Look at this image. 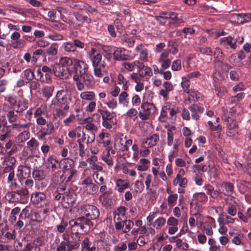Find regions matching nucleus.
Listing matches in <instances>:
<instances>
[{
	"label": "nucleus",
	"instance_id": "nucleus-1",
	"mask_svg": "<svg viewBox=\"0 0 251 251\" xmlns=\"http://www.w3.org/2000/svg\"><path fill=\"white\" fill-rule=\"evenodd\" d=\"M73 68L71 70V75L76 82L77 89L81 91L84 89V84L90 86L93 82V76L87 73L88 65L83 61L75 59Z\"/></svg>",
	"mask_w": 251,
	"mask_h": 251
},
{
	"label": "nucleus",
	"instance_id": "nucleus-2",
	"mask_svg": "<svg viewBox=\"0 0 251 251\" xmlns=\"http://www.w3.org/2000/svg\"><path fill=\"white\" fill-rule=\"evenodd\" d=\"M75 241H71L63 235L64 240L61 241L56 249V251H72L80 246L79 236L78 233H75Z\"/></svg>",
	"mask_w": 251,
	"mask_h": 251
},
{
	"label": "nucleus",
	"instance_id": "nucleus-3",
	"mask_svg": "<svg viewBox=\"0 0 251 251\" xmlns=\"http://www.w3.org/2000/svg\"><path fill=\"white\" fill-rule=\"evenodd\" d=\"M81 211L83 215L92 220H97L100 216L99 209L93 205H83L81 207Z\"/></svg>",
	"mask_w": 251,
	"mask_h": 251
},
{
	"label": "nucleus",
	"instance_id": "nucleus-4",
	"mask_svg": "<svg viewBox=\"0 0 251 251\" xmlns=\"http://www.w3.org/2000/svg\"><path fill=\"white\" fill-rule=\"evenodd\" d=\"M141 107L143 109V112L140 111L138 115L142 120L148 119L150 115H153L156 112V108L152 103L143 102L141 104Z\"/></svg>",
	"mask_w": 251,
	"mask_h": 251
},
{
	"label": "nucleus",
	"instance_id": "nucleus-5",
	"mask_svg": "<svg viewBox=\"0 0 251 251\" xmlns=\"http://www.w3.org/2000/svg\"><path fill=\"white\" fill-rule=\"evenodd\" d=\"M76 200V195L73 190H68L62 197V204L66 207H72Z\"/></svg>",
	"mask_w": 251,
	"mask_h": 251
},
{
	"label": "nucleus",
	"instance_id": "nucleus-6",
	"mask_svg": "<svg viewBox=\"0 0 251 251\" xmlns=\"http://www.w3.org/2000/svg\"><path fill=\"white\" fill-rule=\"evenodd\" d=\"M54 75L61 79H67L71 75V70L63 68L58 63L55 64L53 68Z\"/></svg>",
	"mask_w": 251,
	"mask_h": 251
},
{
	"label": "nucleus",
	"instance_id": "nucleus-7",
	"mask_svg": "<svg viewBox=\"0 0 251 251\" xmlns=\"http://www.w3.org/2000/svg\"><path fill=\"white\" fill-rule=\"evenodd\" d=\"M62 172L64 176H67V173L75 170L74 168L75 163L72 159L65 158L62 160Z\"/></svg>",
	"mask_w": 251,
	"mask_h": 251
},
{
	"label": "nucleus",
	"instance_id": "nucleus-8",
	"mask_svg": "<svg viewBox=\"0 0 251 251\" xmlns=\"http://www.w3.org/2000/svg\"><path fill=\"white\" fill-rule=\"evenodd\" d=\"M5 100L9 102V103L12 106H17V109L16 110V112L20 113L22 112L25 109L27 108V106H24L21 107L20 101L18 102L17 98L16 96H7Z\"/></svg>",
	"mask_w": 251,
	"mask_h": 251
},
{
	"label": "nucleus",
	"instance_id": "nucleus-9",
	"mask_svg": "<svg viewBox=\"0 0 251 251\" xmlns=\"http://www.w3.org/2000/svg\"><path fill=\"white\" fill-rule=\"evenodd\" d=\"M159 139L158 135L154 134L147 138L146 140L143 142L142 147L145 148L153 147L156 145Z\"/></svg>",
	"mask_w": 251,
	"mask_h": 251
},
{
	"label": "nucleus",
	"instance_id": "nucleus-10",
	"mask_svg": "<svg viewBox=\"0 0 251 251\" xmlns=\"http://www.w3.org/2000/svg\"><path fill=\"white\" fill-rule=\"evenodd\" d=\"M176 109L172 108L170 105H167L163 107L161 116L162 117H168L169 118H171L176 115Z\"/></svg>",
	"mask_w": 251,
	"mask_h": 251
},
{
	"label": "nucleus",
	"instance_id": "nucleus-11",
	"mask_svg": "<svg viewBox=\"0 0 251 251\" xmlns=\"http://www.w3.org/2000/svg\"><path fill=\"white\" fill-rule=\"evenodd\" d=\"M114 59L117 61H124L128 59L129 56L124 53L121 48H117L113 53Z\"/></svg>",
	"mask_w": 251,
	"mask_h": 251
},
{
	"label": "nucleus",
	"instance_id": "nucleus-12",
	"mask_svg": "<svg viewBox=\"0 0 251 251\" xmlns=\"http://www.w3.org/2000/svg\"><path fill=\"white\" fill-rule=\"evenodd\" d=\"M98 111L101 116L102 122L114 120L116 115L115 112H111L107 110L98 109Z\"/></svg>",
	"mask_w": 251,
	"mask_h": 251
},
{
	"label": "nucleus",
	"instance_id": "nucleus-13",
	"mask_svg": "<svg viewBox=\"0 0 251 251\" xmlns=\"http://www.w3.org/2000/svg\"><path fill=\"white\" fill-rule=\"evenodd\" d=\"M223 189L222 193L225 196H229L232 194L233 191V185L230 182H225L222 185Z\"/></svg>",
	"mask_w": 251,
	"mask_h": 251
},
{
	"label": "nucleus",
	"instance_id": "nucleus-14",
	"mask_svg": "<svg viewBox=\"0 0 251 251\" xmlns=\"http://www.w3.org/2000/svg\"><path fill=\"white\" fill-rule=\"evenodd\" d=\"M70 225L72 226V230L76 231L75 233L76 232L78 233V231L79 229L82 230L84 231H87L84 227L85 226L82 225L81 223L77 221V219L75 220H72L70 222Z\"/></svg>",
	"mask_w": 251,
	"mask_h": 251
},
{
	"label": "nucleus",
	"instance_id": "nucleus-15",
	"mask_svg": "<svg viewBox=\"0 0 251 251\" xmlns=\"http://www.w3.org/2000/svg\"><path fill=\"white\" fill-rule=\"evenodd\" d=\"M189 109L192 112V117L195 120H197L199 118V116L198 115V113H201L203 111L202 108L197 104H193Z\"/></svg>",
	"mask_w": 251,
	"mask_h": 251
},
{
	"label": "nucleus",
	"instance_id": "nucleus-16",
	"mask_svg": "<svg viewBox=\"0 0 251 251\" xmlns=\"http://www.w3.org/2000/svg\"><path fill=\"white\" fill-rule=\"evenodd\" d=\"M18 171L24 178H27L30 175V168L27 165H21L19 166Z\"/></svg>",
	"mask_w": 251,
	"mask_h": 251
},
{
	"label": "nucleus",
	"instance_id": "nucleus-17",
	"mask_svg": "<svg viewBox=\"0 0 251 251\" xmlns=\"http://www.w3.org/2000/svg\"><path fill=\"white\" fill-rule=\"evenodd\" d=\"M77 219V221L80 222L82 223V225L85 226L84 227L87 231H89L91 228V226H93V223L91 222L92 220H90V219L85 217L84 215Z\"/></svg>",
	"mask_w": 251,
	"mask_h": 251
},
{
	"label": "nucleus",
	"instance_id": "nucleus-18",
	"mask_svg": "<svg viewBox=\"0 0 251 251\" xmlns=\"http://www.w3.org/2000/svg\"><path fill=\"white\" fill-rule=\"evenodd\" d=\"M214 63H222L224 60V56L222 50L219 48H216L214 53Z\"/></svg>",
	"mask_w": 251,
	"mask_h": 251
},
{
	"label": "nucleus",
	"instance_id": "nucleus-19",
	"mask_svg": "<svg viewBox=\"0 0 251 251\" xmlns=\"http://www.w3.org/2000/svg\"><path fill=\"white\" fill-rule=\"evenodd\" d=\"M58 52V45L56 43H53L47 49L46 51L44 53L45 56L47 55L53 56L57 54Z\"/></svg>",
	"mask_w": 251,
	"mask_h": 251
},
{
	"label": "nucleus",
	"instance_id": "nucleus-20",
	"mask_svg": "<svg viewBox=\"0 0 251 251\" xmlns=\"http://www.w3.org/2000/svg\"><path fill=\"white\" fill-rule=\"evenodd\" d=\"M58 64L61 66L63 68L69 69V66L72 65H73L74 61H73L72 59L70 57H63L60 59L59 62Z\"/></svg>",
	"mask_w": 251,
	"mask_h": 251
},
{
	"label": "nucleus",
	"instance_id": "nucleus-21",
	"mask_svg": "<svg viewBox=\"0 0 251 251\" xmlns=\"http://www.w3.org/2000/svg\"><path fill=\"white\" fill-rule=\"evenodd\" d=\"M173 184L175 186L178 185L181 187H185L187 184V179L185 177L176 176L173 180Z\"/></svg>",
	"mask_w": 251,
	"mask_h": 251
},
{
	"label": "nucleus",
	"instance_id": "nucleus-22",
	"mask_svg": "<svg viewBox=\"0 0 251 251\" xmlns=\"http://www.w3.org/2000/svg\"><path fill=\"white\" fill-rule=\"evenodd\" d=\"M18 201H21L28 195V191L27 188H22L20 190L15 191Z\"/></svg>",
	"mask_w": 251,
	"mask_h": 251
},
{
	"label": "nucleus",
	"instance_id": "nucleus-23",
	"mask_svg": "<svg viewBox=\"0 0 251 251\" xmlns=\"http://www.w3.org/2000/svg\"><path fill=\"white\" fill-rule=\"evenodd\" d=\"M56 98L60 104H66L68 102V97L63 91H58L57 93Z\"/></svg>",
	"mask_w": 251,
	"mask_h": 251
},
{
	"label": "nucleus",
	"instance_id": "nucleus-24",
	"mask_svg": "<svg viewBox=\"0 0 251 251\" xmlns=\"http://www.w3.org/2000/svg\"><path fill=\"white\" fill-rule=\"evenodd\" d=\"M90 59L92 62L94 67L99 66L102 59L101 54L100 53H97L95 55H90Z\"/></svg>",
	"mask_w": 251,
	"mask_h": 251
},
{
	"label": "nucleus",
	"instance_id": "nucleus-25",
	"mask_svg": "<svg viewBox=\"0 0 251 251\" xmlns=\"http://www.w3.org/2000/svg\"><path fill=\"white\" fill-rule=\"evenodd\" d=\"M116 186L118 187L117 190L119 192H122L126 188L129 187L128 182H125L121 179H118L116 182Z\"/></svg>",
	"mask_w": 251,
	"mask_h": 251
},
{
	"label": "nucleus",
	"instance_id": "nucleus-26",
	"mask_svg": "<svg viewBox=\"0 0 251 251\" xmlns=\"http://www.w3.org/2000/svg\"><path fill=\"white\" fill-rule=\"evenodd\" d=\"M61 173H53L52 180L54 183H60L63 182L65 179L64 175H60Z\"/></svg>",
	"mask_w": 251,
	"mask_h": 251
},
{
	"label": "nucleus",
	"instance_id": "nucleus-27",
	"mask_svg": "<svg viewBox=\"0 0 251 251\" xmlns=\"http://www.w3.org/2000/svg\"><path fill=\"white\" fill-rule=\"evenodd\" d=\"M33 73L30 69L25 70L22 74V77L25 78L26 83H28L33 78Z\"/></svg>",
	"mask_w": 251,
	"mask_h": 251
},
{
	"label": "nucleus",
	"instance_id": "nucleus-28",
	"mask_svg": "<svg viewBox=\"0 0 251 251\" xmlns=\"http://www.w3.org/2000/svg\"><path fill=\"white\" fill-rule=\"evenodd\" d=\"M231 19L233 22L238 24H242L244 23L243 14H234L231 16Z\"/></svg>",
	"mask_w": 251,
	"mask_h": 251
},
{
	"label": "nucleus",
	"instance_id": "nucleus-29",
	"mask_svg": "<svg viewBox=\"0 0 251 251\" xmlns=\"http://www.w3.org/2000/svg\"><path fill=\"white\" fill-rule=\"evenodd\" d=\"M99 187L95 183H92L88 186H86L85 190L87 193L90 194H94L98 191Z\"/></svg>",
	"mask_w": 251,
	"mask_h": 251
},
{
	"label": "nucleus",
	"instance_id": "nucleus-30",
	"mask_svg": "<svg viewBox=\"0 0 251 251\" xmlns=\"http://www.w3.org/2000/svg\"><path fill=\"white\" fill-rule=\"evenodd\" d=\"M41 210L38 212H34L31 215V220L33 221L41 223L45 219V216H42L41 215Z\"/></svg>",
	"mask_w": 251,
	"mask_h": 251
},
{
	"label": "nucleus",
	"instance_id": "nucleus-31",
	"mask_svg": "<svg viewBox=\"0 0 251 251\" xmlns=\"http://www.w3.org/2000/svg\"><path fill=\"white\" fill-rule=\"evenodd\" d=\"M80 98L83 100H91L95 98V94L93 92H84L80 94Z\"/></svg>",
	"mask_w": 251,
	"mask_h": 251
},
{
	"label": "nucleus",
	"instance_id": "nucleus-32",
	"mask_svg": "<svg viewBox=\"0 0 251 251\" xmlns=\"http://www.w3.org/2000/svg\"><path fill=\"white\" fill-rule=\"evenodd\" d=\"M33 176L37 180H41L45 178V176L43 170H34L32 173Z\"/></svg>",
	"mask_w": 251,
	"mask_h": 251
},
{
	"label": "nucleus",
	"instance_id": "nucleus-33",
	"mask_svg": "<svg viewBox=\"0 0 251 251\" xmlns=\"http://www.w3.org/2000/svg\"><path fill=\"white\" fill-rule=\"evenodd\" d=\"M6 116L8 118V120L10 123H13L17 120L18 116L15 113L13 110L8 111Z\"/></svg>",
	"mask_w": 251,
	"mask_h": 251
},
{
	"label": "nucleus",
	"instance_id": "nucleus-34",
	"mask_svg": "<svg viewBox=\"0 0 251 251\" xmlns=\"http://www.w3.org/2000/svg\"><path fill=\"white\" fill-rule=\"evenodd\" d=\"M234 221V219H233L228 216H226L225 219L222 218H219L218 219V222L219 223L220 225L233 223Z\"/></svg>",
	"mask_w": 251,
	"mask_h": 251
},
{
	"label": "nucleus",
	"instance_id": "nucleus-35",
	"mask_svg": "<svg viewBox=\"0 0 251 251\" xmlns=\"http://www.w3.org/2000/svg\"><path fill=\"white\" fill-rule=\"evenodd\" d=\"M64 50L68 52H74L76 50L75 48L74 42H67L64 44Z\"/></svg>",
	"mask_w": 251,
	"mask_h": 251
},
{
	"label": "nucleus",
	"instance_id": "nucleus-36",
	"mask_svg": "<svg viewBox=\"0 0 251 251\" xmlns=\"http://www.w3.org/2000/svg\"><path fill=\"white\" fill-rule=\"evenodd\" d=\"M107 152L106 155L105 156L102 157L103 160L106 163V164L109 166H112L113 165V160L111 156L110 155L109 151L110 150H111V148H108Z\"/></svg>",
	"mask_w": 251,
	"mask_h": 251
},
{
	"label": "nucleus",
	"instance_id": "nucleus-37",
	"mask_svg": "<svg viewBox=\"0 0 251 251\" xmlns=\"http://www.w3.org/2000/svg\"><path fill=\"white\" fill-rule=\"evenodd\" d=\"M53 90V88L51 87H46L43 89V94L45 97L49 99L52 96Z\"/></svg>",
	"mask_w": 251,
	"mask_h": 251
},
{
	"label": "nucleus",
	"instance_id": "nucleus-38",
	"mask_svg": "<svg viewBox=\"0 0 251 251\" xmlns=\"http://www.w3.org/2000/svg\"><path fill=\"white\" fill-rule=\"evenodd\" d=\"M233 39L231 37H228L227 38H223L221 39V42H226V43L229 45L231 48L234 49L236 48V45L235 42L233 43L232 42Z\"/></svg>",
	"mask_w": 251,
	"mask_h": 251
},
{
	"label": "nucleus",
	"instance_id": "nucleus-39",
	"mask_svg": "<svg viewBox=\"0 0 251 251\" xmlns=\"http://www.w3.org/2000/svg\"><path fill=\"white\" fill-rule=\"evenodd\" d=\"M165 219L163 217H160L155 221L153 224V226L156 227V228L159 229L161 226L165 224Z\"/></svg>",
	"mask_w": 251,
	"mask_h": 251
},
{
	"label": "nucleus",
	"instance_id": "nucleus-40",
	"mask_svg": "<svg viewBox=\"0 0 251 251\" xmlns=\"http://www.w3.org/2000/svg\"><path fill=\"white\" fill-rule=\"evenodd\" d=\"M124 225H125V228L123 230V232L126 233L134 225V223L130 220H125Z\"/></svg>",
	"mask_w": 251,
	"mask_h": 251
},
{
	"label": "nucleus",
	"instance_id": "nucleus-41",
	"mask_svg": "<svg viewBox=\"0 0 251 251\" xmlns=\"http://www.w3.org/2000/svg\"><path fill=\"white\" fill-rule=\"evenodd\" d=\"M12 43V46L14 49H20L23 48L25 44V42L24 40L20 39L18 41H14Z\"/></svg>",
	"mask_w": 251,
	"mask_h": 251
},
{
	"label": "nucleus",
	"instance_id": "nucleus-42",
	"mask_svg": "<svg viewBox=\"0 0 251 251\" xmlns=\"http://www.w3.org/2000/svg\"><path fill=\"white\" fill-rule=\"evenodd\" d=\"M75 18L78 21L82 23L86 22L87 23H89L91 21L90 19L88 18L87 16H84L80 14H77L75 15Z\"/></svg>",
	"mask_w": 251,
	"mask_h": 251
},
{
	"label": "nucleus",
	"instance_id": "nucleus-43",
	"mask_svg": "<svg viewBox=\"0 0 251 251\" xmlns=\"http://www.w3.org/2000/svg\"><path fill=\"white\" fill-rule=\"evenodd\" d=\"M116 122L114 121V120H110L102 122V126L107 129L112 128L113 126L116 125Z\"/></svg>",
	"mask_w": 251,
	"mask_h": 251
},
{
	"label": "nucleus",
	"instance_id": "nucleus-44",
	"mask_svg": "<svg viewBox=\"0 0 251 251\" xmlns=\"http://www.w3.org/2000/svg\"><path fill=\"white\" fill-rule=\"evenodd\" d=\"M43 244V240L41 238H38L34 240L33 245L35 247L34 251H40V248L37 247V246H41Z\"/></svg>",
	"mask_w": 251,
	"mask_h": 251
},
{
	"label": "nucleus",
	"instance_id": "nucleus-45",
	"mask_svg": "<svg viewBox=\"0 0 251 251\" xmlns=\"http://www.w3.org/2000/svg\"><path fill=\"white\" fill-rule=\"evenodd\" d=\"M39 143L38 141L34 138H32L29 141L27 142V145L29 147L35 148L39 146Z\"/></svg>",
	"mask_w": 251,
	"mask_h": 251
},
{
	"label": "nucleus",
	"instance_id": "nucleus-46",
	"mask_svg": "<svg viewBox=\"0 0 251 251\" xmlns=\"http://www.w3.org/2000/svg\"><path fill=\"white\" fill-rule=\"evenodd\" d=\"M181 69V60L179 59L174 61L172 65V69L174 71H178Z\"/></svg>",
	"mask_w": 251,
	"mask_h": 251
},
{
	"label": "nucleus",
	"instance_id": "nucleus-47",
	"mask_svg": "<svg viewBox=\"0 0 251 251\" xmlns=\"http://www.w3.org/2000/svg\"><path fill=\"white\" fill-rule=\"evenodd\" d=\"M132 144V140H128L125 141V145H122L121 148H120L119 150L122 151H127L128 150L129 147Z\"/></svg>",
	"mask_w": 251,
	"mask_h": 251
},
{
	"label": "nucleus",
	"instance_id": "nucleus-48",
	"mask_svg": "<svg viewBox=\"0 0 251 251\" xmlns=\"http://www.w3.org/2000/svg\"><path fill=\"white\" fill-rule=\"evenodd\" d=\"M6 197H8L12 201H18L15 191L8 192Z\"/></svg>",
	"mask_w": 251,
	"mask_h": 251
},
{
	"label": "nucleus",
	"instance_id": "nucleus-49",
	"mask_svg": "<svg viewBox=\"0 0 251 251\" xmlns=\"http://www.w3.org/2000/svg\"><path fill=\"white\" fill-rule=\"evenodd\" d=\"M107 189V187L105 185L101 186L100 189V192L102 193V195L100 196V201H102V202H104V200L105 199V196L106 195L108 194V193L107 192H105V191Z\"/></svg>",
	"mask_w": 251,
	"mask_h": 251
},
{
	"label": "nucleus",
	"instance_id": "nucleus-50",
	"mask_svg": "<svg viewBox=\"0 0 251 251\" xmlns=\"http://www.w3.org/2000/svg\"><path fill=\"white\" fill-rule=\"evenodd\" d=\"M167 144L168 146H171L173 144L174 139L173 132L171 129H168L167 130Z\"/></svg>",
	"mask_w": 251,
	"mask_h": 251
},
{
	"label": "nucleus",
	"instance_id": "nucleus-51",
	"mask_svg": "<svg viewBox=\"0 0 251 251\" xmlns=\"http://www.w3.org/2000/svg\"><path fill=\"white\" fill-rule=\"evenodd\" d=\"M143 77L144 75L142 74L138 75L137 73H133L131 75V79L134 80L135 82H140Z\"/></svg>",
	"mask_w": 251,
	"mask_h": 251
},
{
	"label": "nucleus",
	"instance_id": "nucleus-52",
	"mask_svg": "<svg viewBox=\"0 0 251 251\" xmlns=\"http://www.w3.org/2000/svg\"><path fill=\"white\" fill-rule=\"evenodd\" d=\"M50 171L51 173H61L60 166H57L56 164L51 162Z\"/></svg>",
	"mask_w": 251,
	"mask_h": 251
},
{
	"label": "nucleus",
	"instance_id": "nucleus-53",
	"mask_svg": "<svg viewBox=\"0 0 251 251\" xmlns=\"http://www.w3.org/2000/svg\"><path fill=\"white\" fill-rule=\"evenodd\" d=\"M128 97V94L126 92H122L119 97V101L120 103H125Z\"/></svg>",
	"mask_w": 251,
	"mask_h": 251
},
{
	"label": "nucleus",
	"instance_id": "nucleus-54",
	"mask_svg": "<svg viewBox=\"0 0 251 251\" xmlns=\"http://www.w3.org/2000/svg\"><path fill=\"white\" fill-rule=\"evenodd\" d=\"M167 224L169 226H177L178 224V221L176 219L171 217L168 219Z\"/></svg>",
	"mask_w": 251,
	"mask_h": 251
},
{
	"label": "nucleus",
	"instance_id": "nucleus-55",
	"mask_svg": "<svg viewBox=\"0 0 251 251\" xmlns=\"http://www.w3.org/2000/svg\"><path fill=\"white\" fill-rule=\"evenodd\" d=\"M87 144L92 143L94 142L95 139V135L93 132H89V133L87 135Z\"/></svg>",
	"mask_w": 251,
	"mask_h": 251
},
{
	"label": "nucleus",
	"instance_id": "nucleus-56",
	"mask_svg": "<svg viewBox=\"0 0 251 251\" xmlns=\"http://www.w3.org/2000/svg\"><path fill=\"white\" fill-rule=\"evenodd\" d=\"M126 207L124 206L119 207L116 211H114V214H119L122 216L123 218H124L125 216V212H126Z\"/></svg>",
	"mask_w": 251,
	"mask_h": 251
},
{
	"label": "nucleus",
	"instance_id": "nucleus-57",
	"mask_svg": "<svg viewBox=\"0 0 251 251\" xmlns=\"http://www.w3.org/2000/svg\"><path fill=\"white\" fill-rule=\"evenodd\" d=\"M135 186L136 187V191H142L144 189V183L142 181L137 180L135 183Z\"/></svg>",
	"mask_w": 251,
	"mask_h": 251
},
{
	"label": "nucleus",
	"instance_id": "nucleus-58",
	"mask_svg": "<svg viewBox=\"0 0 251 251\" xmlns=\"http://www.w3.org/2000/svg\"><path fill=\"white\" fill-rule=\"evenodd\" d=\"M243 238V234H239L238 236H235L232 240V243L235 245H240L241 243V239Z\"/></svg>",
	"mask_w": 251,
	"mask_h": 251
},
{
	"label": "nucleus",
	"instance_id": "nucleus-59",
	"mask_svg": "<svg viewBox=\"0 0 251 251\" xmlns=\"http://www.w3.org/2000/svg\"><path fill=\"white\" fill-rule=\"evenodd\" d=\"M219 64V66H220L221 70L225 72H227L231 68V66L228 64L223 62V61L222 63H220Z\"/></svg>",
	"mask_w": 251,
	"mask_h": 251
},
{
	"label": "nucleus",
	"instance_id": "nucleus-60",
	"mask_svg": "<svg viewBox=\"0 0 251 251\" xmlns=\"http://www.w3.org/2000/svg\"><path fill=\"white\" fill-rule=\"evenodd\" d=\"M75 119V115H71L68 118L64 120V123L65 126H68L71 123L73 122Z\"/></svg>",
	"mask_w": 251,
	"mask_h": 251
},
{
	"label": "nucleus",
	"instance_id": "nucleus-61",
	"mask_svg": "<svg viewBox=\"0 0 251 251\" xmlns=\"http://www.w3.org/2000/svg\"><path fill=\"white\" fill-rule=\"evenodd\" d=\"M67 226V222H62L61 225L57 226V231L60 233H63L65 230Z\"/></svg>",
	"mask_w": 251,
	"mask_h": 251
},
{
	"label": "nucleus",
	"instance_id": "nucleus-62",
	"mask_svg": "<svg viewBox=\"0 0 251 251\" xmlns=\"http://www.w3.org/2000/svg\"><path fill=\"white\" fill-rule=\"evenodd\" d=\"M94 74L96 76L101 77L103 76V74L101 72L100 66H97V67H94Z\"/></svg>",
	"mask_w": 251,
	"mask_h": 251
},
{
	"label": "nucleus",
	"instance_id": "nucleus-63",
	"mask_svg": "<svg viewBox=\"0 0 251 251\" xmlns=\"http://www.w3.org/2000/svg\"><path fill=\"white\" fill-rule=\"evenodd\" d=\"M49 37L52 40H62L63 39L62 35L56 33L50 35Z\"/></svg>",
	"mask_w": 251,
	"mask_h": 251
},
{
	"label": "nucleus",
	"instance_id": "nucleus-64",
	"mask_svg": "<svg viewBox=\"0 0 251 251\" xmlns=\"http://www.w3.org/2000/svg\"><path fill=\"white\" fill-rule=\"evenodd\" d=\"M236 211L237 210L236 207L233 205H232L231 206L229 207L227 210L228 214L232 216L236 215Z\"/></svg>",
	"mask_w": 251,
	"mask_h": 251
}]
</instances>
